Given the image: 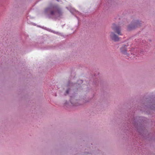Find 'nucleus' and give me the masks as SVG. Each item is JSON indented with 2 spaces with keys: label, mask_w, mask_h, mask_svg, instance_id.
<instances>
[{
  "label": "nucleus",
  "mask_w": 155,
  "mask_h": 155,
  "mask_svg": "<svg viewBox=\"0 0 155 155\" xmlns=\"http://www.w3.org/2000/svg\"><path fill=\"white\" fill-rule=\"evenodd\" d=\"M120 50L122 53L124 54H126V53L127 49L126 47V45H124L120 48Z\"/></svg>",
  "instance_id": "4"
},
{
  "label": "nucleus",
  "mask_w": 155,
  "mask_h": 155,
  "mask_svg": "<svg viewBox=\"0 0 155 155\" xmlns=\"http://www.w3.org/2000/svg\"><path fill=\"white\" fill-rule=\"evenodd\" d=\"M139 21H137L131 24V25H129L128 27V29L129 30H131V29L134 28L136 27L139 26Z\"/></svg>",
  "instance_id": "2"
},
{
  "label": "nucleus",
  "mask_w": 155,
  "mask_h": 155,
  "mask_svg": "<svg viewBox=\"0 0 155 155\" xmlns=\"http://www.w3.org/2000/svg\"><path fill=\"white\" fill-rule=\"evenodd\" d=\"M69 90H68L66 91V93L67 94H68V93L69 91Z\"/></svg>",
  "instance_id": "5"
},
{
  "label": "nucleus",
  "mask_w": 155,
  "mask_h": 155,
  "mask_svg": "<svg viewBox=\"0 0 155 155\" xmlns=\"http://www.w3.org/2000/svg\"><path fill=\"white\" fill-rule=\"evenodd\" d=\"M80 81V82H81V83H82V81Z\"/></svg>",
  "instance_id": "7"
},
{
  "label": "nucleus",
  "mask_w": 155,
  "mask_h": 155,
  "mask_svg": "<svg viewBox=\"0 0 155 155\" xmlns=\"http://www.w3.org/2000/svg\"><path fill=\"white\" fill-rule=\"evenodd\" d=\"M113 30L115 31L118 35H121V34L120 32V28L117 26L115 24H114L112 27Z\"/></svg>",
  "instance_id": "1"
},
{
  "label": "nucleus",
  "mask_w": 155,
  "mask_h": 155,
  "mask_svg": "<svg viewBox=\"0 0 155 155\" xmlns=\"http://www.w3.org/2000/svg\"><path fill=\"white\" fill-rule=\"evenodd\" d=\"M74 105H76V104H74Z\"/></svg>",
  "instance_id": "8"
},
{
  "label": "nucleus",
  "mask_w": 155,
  "mask_h": 155,
  "mask_svg": "<svg viewBox=\"0 0 155 155\" xmlns=\"http://www.w3.org/2000/svg\"><path fill=\"white\" fill-rule=\"evenodd\" d=\"M54 13V12L53 11H51V14L52 15Z\"/></svg>",
  "instance_id": "6"
},
{
  "label": "nucleus",
  "mask_w": 155,
  "mask_h": 155,
  "mask_svg": "<svg viewBox=\"0 0 155 155\" xmlns=\"http://www.w3.org/2000/svg\"><path fill=\"white\" fill-rule=\"evenodd\" d=\"M110 37L111 39L115 41H118L119 40V38L113 32H111L110 35Z\"/></svg>",
  "instance_id": "3"
}]
</instances>
